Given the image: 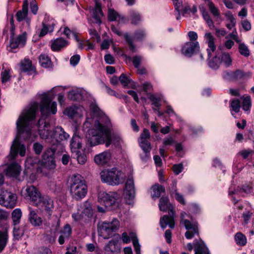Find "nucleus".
Instances as JSON below:
<instances>
[{"mask_svg":"<svg viewBox=\"0 0 254 254\" xmlns=\"http://www.w3.org/2000/svg\"><path fill=\"white\" fill-rule=\"evenodd\" d=\"M192 226L196 227V230L193 229V228L191 227L190 229H187L188 231L185 233V236L187 239H190L193 237L195 234H198V230L197 226L195 223H192Z\"/></svg>","mask_w":254,"mask_h":254,"instance_id":"49","label":"nucleus"},{"mask_svg":"<svg viewBox=\"0 0 254 254\" xmlns=\"http://www.w3.org/2000/svg\"><path fill=\"white\" fill-rule=\"evenodd\" d=\"M10 32L11 34L10 46L12 48L15 49L18 47H23L26 44L27 34L26 31L22 32L17 36L14 37L15 27L14 25V21L13 17H11L10 20Z\"/></svg>","mask_w":254,"mask_h":254,"instance_id":"10","label":"nucleus"},{"mask_svg":"<svg viewBox=\"0 0 254 254\" xmlns=\"http://www.w3.org/2000/svg\"><path fill=\"white\" fill-rule=\"evenodd\" d=\"M74 153H75V155H76L78 163L81 165L85 164L87 161L86 155L83 153L82 154L79 151L75 152Z\"/></svg>","mask_w":254,"mask_h":254,"instance_id":"54","label":"nucleus"},{"mask_svg":"<svg viewBox=\"0 0 254 254\" xmlns=\"http://www.w3.org/2000/svg\"><path fill=\"white\" fill-rule=\"evenodd\" d=\"M101 181L109 185L115 186L124 182V174L116 168L106 169L100 173Z\"/></svg>","mask_w":254,"mask_h":254,"instance_id":"6","label":"nucleus"},{"mask_svg":"<svg viewBox=\"0 0 254 254\" xmlns=\"http://www.w3.org/2000/svg\"><path fill=\"white\" fill-rule=\"evenodd\" d=\"M208 5L210 12L214 16H219L220 12L219 9L214 5L212 1H209Z\"/></svg>","mask_w":254,"mask_h":254,"instance_id":"55","label":"nucleus"},{"mask_svg":"<svg viewBox=\"0 0 254 254\" xmlns=\"http://www.w3.org/2000/svg\"><path fill=\"white\" fill-rule=\"evenodd\" d=\"M26 227V226H21L20 228L17 227L16 225L14 226L13 235L15 239L19 240L21 238L24 234Z\"/></svg>","mask_w":254,"mask_h":254,"instance_id":"33","label":"nucleus"},{"mask_svg":"<svg viewBox=\"0 0 254 254\" xmlns=\"http://www.w3.org/2000/svg\"><path fill=\"white\" fill-rule=\"evenodd\" d=\"M56 149L55 148H49L43 155L42 166L44 168L48 170L54 169L56 167L55 162V153Z\"/></svg>","mask_w":254,"mask_h":254,"instance_id":"12","label":"nucleus"},{"mask_svg":"<svg viewBox=\"0 0 254 254\" xmlns=\"http://www.w3.org/2000/svg\"><path fill=\"white\" fill-rule=\"evenodd\" d=\"M187 215V214L185 212H183L181 213L180 224L184 225L186 229H189L192 227L194 230H196V227L192 226V223L189 220L185 219Z\"/></svg>","mask_w":254,"mask_h":254,"instance_id":"43","label":"nucleus"},{"mask_svg":"<svg viewBox=\"0 0 254 254\" xmlns=\"http://www.w3.org/2000/svg\"><path fill=\"white\" fill-rule=\"evenodd\" d=\"M112 126L109 118L106 115L99 118L94 124L93 128L88 130L91 136L88 141L91 146L105 143L107 147L112 143L115 146L120 145L122 140L119 133H112Z\"/></svg>","mask_w":254,"mask_h":254,"instance_id":"3","label":"nucleus"},{"mask_svg":"<svg viewBox=\"0 0 254 254\" xmlns=\"http://www.w3.org/2000/svg\"><path fill=\"white\" fill-rule=\"evenodd\" d=\"M175 5V15H176V19L179 20L181 18L180 10L183 7L182 2L181 0H172Z\"/></svg>","mask_w":254,"mask_h":254,"instance_id":"48","label":"nucleus"},{"mask_svg":"<svg viewBox=\"0 0 254 254\" xmlns=\"http://www.w3.org/2000/svg\"><path fill=\"white\" fill-rule=\"evenodd\" d=\"M10 77L9 71L8 70H4L1 73V79L3 83H5L9 81L10 79Z\"/></svg>","mask_w":254,"mask_h":254,"instance_id":"59","label":"nucleus"},{"mask_svg":"<svg viewBox=\"0 0 254 254\" xmlns=\"http://www.w3.org/2000/svg\"><path fill=\"white\" fill-rule=\"evenodd\" d=\"M145 36V32L143 30H138L134 33V38L137 40H141Z\"/></svg>","mask_w":254,"mask_h":254,"instance_id":"61","label":"nucleus"},{"mask_svg":"<svg viewBox=\"0 0 254 254\" xmlns=\"http://www.w3.org/2000/svg\"><path fill=\"white\" fill-rule=\"evenodd\" d=\"M21 167L17 163H11L9 165L5 172L6 176L17 179L21 172Z\"/></svg>","mask_w":254,"mask_h":254,"instance_id":"21","label":"nucleus"},{"mask_svg":"<svg viewBox=\"0 0 254 254\" xmlns=\"http://www.w3.org/2000/svg\"><path fill=\"white\" fill-rule=\"evenodd\" d=\"M90 108L94 114H96L97 115H99V116L95 121V122H96L99 118L101 117L102 116L105 115V114L101 113L100 109L96 104H91L90 106ZM95 123V122H94V123Z\"/></svg>","mask_w":254,"mask_h":254,"instance_id":"53","label":"nucleus"},{"mask_svg":"<svg viewBox=\"0 0 254 254\" xmlns=\"http://www.w3.org/2000/svg\"><path fill=\"white\" fill-rule=\"evenodd\" d=\"M150 138V135L149 130L144 128L138 139L140 147L151 146L150 143L148 141V139H149Z\"/></svg>","mask_w":254,"mask_h":254,"instance_id":"28","label":"nucleus"},{"mask_svg":"<svg viewBox=\"0 0 254 254\" xmlns=\"http://www.w3.org/2000/svg\"><path fill=\"white\" fill-rule=\"evenodd\" d=\"M173 195L178 201L182 204H185V200L184 198L181 193H179L177 191H176V192H174Z\"/></svg>","mask_w":254,"mask_h":254,"instance_id":"63","label":"nucleus"},{"mask_svg":"<svg viewBox=\"0 0 254 254\" xmlns=\"http://www.w3.org/2000/svg\"><path fill=\"white\" fill-rule=\"evenodd\" d=\"M22 193L26 199H29L34 205L39 202L42 195L38 189L34 186H27L23 189Z\"/></svg>","mask_w":254,"mask_h":254,"instance_id":"11","label":"nucleus"},{"mask_svg":"<svg viewBox=\"0 0 254 254\" xmlns=\"http://www.w3.org/2000/svg\"><path fill=\"white\" fill-rule=\"evenodd\" d=\"M245 75V73L239 69L235 71H226L222 73L223 78L229 81H236L242 78Z\"/></svg>","mask_w":254,"mask_h":254,"instance_id":"17","label":"nucleus"},{"mask_svg":"<svg viewBox=\"0 0 254 254\" xmlns=\"http://www.w3.org/2000/svg\"><path fill=\"white\" fill-rule=\"evenodd\" d=\"M225 16L227 19V20L229 22V23L227 24L226 27L229 29H231L232 28L235 26L236 21L235 18L234 17L233 14L231 12H228L226 13Z\"/></svg>","mask_w":254,"mask_h":254,"instance_id":"44","label":"nucleus"},{"mask_svg":"<svg viewBox=\"0 0 254 254\" xmlns=\"http://www.w3.org/2000/svg\"><path fill=\"white\" fill-rule=\"evenodd\" d=\"M87 192V187L85 180L79 174L73 175L70 182V193L76 200L84 198Z\"/></svg>","mask_w":254,"mask_h":254,"instance_id":"4","label":"nucleus"},{"mask_svg":"<svg viewBox=\"0 0 254 254\" xmlns=\"http://www.w3.org/2000/svg\"><path fill=\"white\" fill-rule=\"evenodd\" d=\"M39 63L43 67L47 68L51 66V61L49 57L45 54H42L39 57Z\"/></svg>","mask_w":254,"mask_h":254,"instance_id":"41","label":"nucleus"},{"mask_svg":"<svg viewBox=\"0 0 254 254\" xmlns=\"http://www.w3.org/2000/svg\"><path fill=\"white\" fill-rule=\"evenodd\" d=\"M148 99L152 101V104L157 108H159L161 106L160 98L155 97L153 94H150Z\"/></svg>","mask_w":254,"mask_h":254,"instance_id":"58","label":"nucleus"},{"mask_svg":"<svg viewBox=\"0 0 254 254\" xmlns=\"http://www.w3.org/2000/svg\"><path fill=\"white\" fill-rule=\"evenodd\" d=\"M54 97L51 92L44 93L41 95L40 102V111L41 117L38 123L39 133L41 138L45 140L51 146L57 149L61 145L62 141L69 138V134L66 133L61 127H57L53 129H50V125L45 121L50 113L55 114L57 113V103L56 102L51 103Z\"/></svg>","mask_w":254,"mask_h":254,"instance_id":"1","label":"nucleus"},{"mask_svg":"<svg viewBox=\"0 0 254 254\" xmlns=\"http://www.w3.org/2000/svg\"><path fill=\"white\" fill-rule=\"evenodd\" d=\"M70 147L71 151L73 153L78 151V149L82 146L81 139L77 134V128H75V131L70 141Z\"/></svg>","mask_w":254,"mask_h":254,"instance_id":"25","label":"nucleus"},{"mask_svg":"<svg viewBox=\"0 0 254 254\" xmlns=\"http://www.w3.org/2000/svg\"><path fill=\"white\" fill-rule=\"evenodd\" d=\"M239 51L241 55L248 57L250 55V51L248 47L244 43H240L239 45Z\"/></svg>","mask_w":254,"mask_h":254,"instance_id":"50","label":"nucleus"},{"mask_svg":"<svg viewBox=\"0 0 254 254\" xmlns=\"http://www.w3.org/2000/svg\"><path fill=\"white\" fill-rule=\"evenodd\" d=\"M22 216V212L20 209H15L12 212V219L14 226L17 225L19 223Z\"/></svg>","mask_w":254,"mask_h":254,"instance_id":"36","label":"nucleus"},{"mask_svg":"<svg viewBox=\"0 0 254 254\" xmlns=\"http://www.w3.org/2000/svg\"><path fill=\"white\" fill-rule=\"evenodd\" d=\"M252 106L251 97L249 96H247L244 98L243 102L242 103V108L244 110L247 111H248Z\"/></svg>","mask_w":254,"mask_h":254,"instance_id":"52","label":"nucleus"},{"mask_svg":"<svg viewBox=\"0 0 254 254\" xmlns=\"http://www.w3.org/2000/svg\"><path fill=\"white\" fill-rule=\"evenodd\" d=\"M38 106V103L31 102L20 114L16 123L17 135L11 146L9 155L11 159H14L18 152L21 156L25 155V146L20 143L19 139L23 137L26 139L30 137L31 133L30 124L36 118Z\"/></svg>","mask_w":254,"mask_h":254,"instance_id":"2","label":"nucleus"},{"mask_svg":"<svg viewBox=\"0 0 254 254\" xmlns=\"http://www.w3.org/2000/svg\"><path fill=\"white\" fill-rule=\"evenodd\" d=\"M204 39L206 43L207 44L208 48L207 49V52L208 58H210L212 55V53L216 50V46L214 44V37L210 32H206L204 35Z\"/></svg>","mask_w":254,"mask_h":254,"instance_id":"22","label":"nucleus"},{"mask_svg":"<svg viewBox=\"0 0 254 254\" xmlns=\"http://www.w3.org/2000/svg\"><path fill=\"white\" fill-rule=\"evenodd\" d=\"M68 45V42L63 38H57L54 40L51 45V48L53 51H59Z\"/></svg>","mask_w":254,"mask_h":254,"instance_id":"27","label":"nucleus"},{"mask_svg":"<svg viewBox=\"0 0 254 254\" xmlns=\"http://www.w3.org/2000/svg\"><path fill=\"white\" fill-rule=\"evenodd\" d=\"M172 169H173V170L174 173L176 175H178L183 171V165L182 163L175 164L173 166Z\"/></svg>","mask_w":254,"mask_h":254,"instance_id":"62","label":"nucleus"},{"mask_svg":"<svg viewBox=\"0 0 254 254\" xmlns=\"http://www.w3.org/2000/svg\"><path fill=\"white\" fill-rule=\"evenodd\" d=\"M135 194V190L134 181L132 177L130 176L128 178L125 184L124 195L127 201H128V203H130V201L132 200L134 198Z\"/></svg>","mask_w":254,"mask_h":254,"instance_id":"14","label":"nucleus"},{"mask_svg":"<svg viewBox=\"0 0 254 254\" xmlns=\"http://www.w3.org/2000/svg\"><path fill=\"white\" fill-rule=\"evenodd\" d=\"M220 61L225 67H228L232 65V59L228 53H223L221 56Z\"/></svg>","mask_w":254,"mask_h":254,"instance_id":"40","label":"nucleus"},{"mask_svg":"<svg viewBox=\"0 0 254 254\" xmlns=\"http://www.w3.org/2000/svg\"><path fill=\"white\" fill-rule=\"evenodd\" d=\"M28 0H24L22 8L19 10L16 14V18L18 21L20 22L24 20L23 24H26V28L27 31L30 30L31 18L28 16Z\"/></svg>","mask_w":254,"mask_h":254,"instance_id":"13","label":"nucleus"},{"mask_svg":"<svg viewBox=\"0 0 254 254\" xmlns=\"http://www.w3.org/2000/svg\"><path fill=\"white\" fill-rule=\"evenodd\" d=\"M125 38L129 46L130 50L132 52H135V46L133 44L132 38L127 34H126L125 35Z\"/></svg>","mask_w":254,"mask_h":254,"instance_id":"57","label":"nucleus"},{"mask_svg":"<svg viewBox=\"0 0 254 254\" xmlns=\"http://www.w3.org/2000/svg\"><path fill=\"white\" fill-rule=\"evenodd\" d=\"M108 20L110 21H115L118 20L119 22H122L124 21L125 19L124 16L121 15L119 13L112 8H109L108 9Z\"/></svg>","mask_w":254,"mask_h":254,"instance_id":"30","label":"nucleus"},{"mask_svg":"<svg viewBox=\"0 0 254 254\" xmlns=\"http://www.w3.org/2000/svg\"><path fill=\"white\" fill-rule=\"evenodd\" d=\"M142 149L143 153L140 155L141 160L144 161H147L150 158V152L151 149V146L140 147Z\"/></svg>","mask_w":254,"mask_h":254,"instance_id":"47","label":"nucleus"},{"mask_svg":"<svg viewBox=\"0 0 254 254\" xmlns=\"http://www.w3.org/2000/svg\"><path fill=\"white\" fill-rule=\"evenodd\" d=\"M111 157V153L109 151H104L95 156L94 161L99 165H103L108 163Z\"/></svg>","mask_w":254,"mask_h":254,"instance_id":"24","label":"nucleus"},{"mask_svg":"<svg viewBox=\"0 0 254 254\" xmlns=\"http://www.w3.org/2000/svg\"><path fill=\"white\" fill-rule=\"evenodd\" d=\"M199 49L198 42H188L182 48V53L186 57H190L195 52Z\"/></svg>","mask_w":254,"mask_h":254,"instance_id":"15","label":"nucleus"},{"mask_svg":"<svg viewBox=\"0 0 254 254\" xmlns=\"http://www.w3.org/2000/svg\"><path fill=\"white\" fill-rule=\"evenodd\" d=\"M85 91L81 88L74 87L67 93L68 98L73 101H79L83 99Z\"/></svg>","mask_w":254,"mask_h":254,"instance_id":"20","label":"nucleus"},{"mask_svg":"<svg viewBox=\"0 0 254 254\" xmlns=\"http://www.w3.org/2000/svg\"><path fill=\"white\" fill-rule=\"evenodd\" d=\"M8 241V234L6 231H0V253L5 247Z\"/></svg>","mask_w":254,"mask_h":254,"instance_id":"32","label":"nucleus"},{"mask_svg":"<svg viewBox=\"0 0 254 254\" xmlns=\"http://www.w3.org/2000/svg\"><path fill=\"white\" fill-rule=\"evenodd\" d=\"M119 198V195L116 192L100 191L98 193V202L107 207L117 206V201Z\"/></svg>","mask_w":254,"mask_h":254,"instance_id":"9","label":"nucleus"},{"mask_svg":"<svg viewBox=\"0 0 254 254\" xmlns=\"http://www.w3.org/2000/svg\"><path fill=\"white\" fill-rule=\"evenodd\" d=\"M76 113L77 109L75 107H71L65 110L64 114L70 118H73L75 116Z\"/></svg>","mask_w":254,"mask_h":254,"instance_id":"56","label":"nucleus"},{"mask_svg":"<svg viewBox=\"0 0 254 254\" xmlns=\"http://www.w3.org/2000/svg\"><path fill=\"white\" fill-rule=\"evenodd\" d=\"M42 24V28L39 35V37H43L48 33L53 32L55 25L54 21L51 20L48 23L46 19L43 20Z\"/></svg>","mask_w":254,"mask_h":254,"instance_id":"26","label":"nucleus"},{"mask_svg":"<svg viewBox=\"0 0 254 254\" xmlns=\"http://www.w3.org/2000/svg\"><path fill=\"white\" fill-rule=\"evenodd\" d=\"M20 70L23 72L35 71V67L32 64V62L28 59H25L20 62Z\"/></svg>","mask_w":254,"mask_h":254,"instance_id":"29","label":"nucleus"},{"mask_svg":"<svg viewBox=\"0 0 254 254\" xmlns=\"http://www.w3.org/2000/svg\"><path fill=\"white\" fill-rule=\"evenodd\" d=\"M195 254H209L208 250L203 244H197L194 247Z\"/></svg>","mask_w":254,"mask_h":254,"instance_id":"46","label":"nucleus"},{"mask_svg":"<svg viewBox=\"0 0 254 254\" xmlns=\"http://www.w3.org/2000/svg\"><path fill=\"white\" fill-rule=\"evenodd\" d=\"M72 235V229L69 224H66L61 230L58 238V242L60 245H63L64 242L69 240Z\"/></svg>","mask_w":254,"mask_h":254,"instance_id":"18","label":"nucleus"},{"mask_svg":"<svg viewBox=\"0 0 254 254\" xmlns=\"http://www.w3.org/2000/svg\"><path fill=\"white\" fill-rule=\"evenodd\" d=\"M16 199H17V197H16V195L11 192V196L9 195V197H5V199L3 200V201H6V202H7L8 203H9V204L6 205L4 203V204H2L1 205H3L7 208H12L16 205Z\"/></svg>","mask_w":254,"mask_h":254,"instance_id":"37","label":"nucleus"},{"mask_svg":"<svg viewBox=\"0 0 254 254\" xmlns=\"http://www.w3.org/2000/svg\"><path fill=\"white\" fill-rule=\"evenodd\" d=\"M131 23L134 24H138L141 20V17L139 13L135 11L130 12Z\"/></svg>","mask_w":254,"mask_h":254,"instance_id":"51","label":"nucleus"},{"mask_svg":"<svg viewBox=\"0 0 254 254\" xmlns=\"http://www.w3.org/2000/svg\"><path fill=\"white\" fill-rule=\"evenodd\" d=\"M129 239L132 240V244L136 252V254H141L140 253V246L139 244L138 240L136 237L135 233H130Z\"/></svg>","mask_w":254,"mask_h":254,"instance_id":"34","label":"nucleus"},{"mask_svg":"<svg viewBox=\"0 0 254 254\" xmlns=\"http://www.w3.org/2000/svg\"><path fill=\"white\" fill-rule=\"evenodd\" d=\"M235 240L237 245L245 246L247 243V238L241 232L237 233L235 236Z\"/></svg>","mask_w":254,"mask_h":254,"instance_id":"42","label":"nucleus"},{"mask_svg":"<svg viewBox=\"0 0 254 254\" xmlns=\"http://www.w3.org/2000/svg\"><path fill=\"white\" fill-rule=\"evenodd\" d=\"M39 199V202L35 205L42 207L48 212L52 211L54 208V202L51 198L48 195H42Z\"/></svg>","mask_w":254,"mask_h":254,"instance_id":"16","label":"nucleus"},{"mask_svg":"<svg viewBox=\"0 0 254 254\" xmlns=\"http://www.w3.org/2000/svg\"><path fill=\"white\" fill-rule=\"evenodd\" d=\"M152 196L153 198H158L161 193L165 191V188L159 184H156L152 187Z\"/></svg>","mask_w":254,"mask_h":254,"instance_id":"35","label":"nucleus"},{"mask_svg":"<svg viewBox=\"0 0 254 254\" xmlns=\"http://www.w3.org/2000/svg\"><path fill=\"white\" fill-rule=\"evenodd\" d=\"M159 207L161 211H168L169 214V215H164L160 218V225L161 227L164 229L167 225H169L170 228H174L175 226L174 218L175 212L173 206L169 202V198L167 196H162L160 199Z\"/></svg>","mask_w":254,"mask_h":254,"instance_id":"5","label":"nucleus"},{"mask_svg":"<svg viewBox=\"0 0 254 254\" xmlns=\"http://www.w3.org/2000/svg\"><path fill=\"white\" fill-rule=\"evenodd\" d=\"M93 215V209L91 203L85 201L77 206V212L72 214L74 221L81 224L88 223Z\"/></svg>","mask_w":254,"mask_h":254,"instance_id":"7","label":"nucleus"},{"mask_svg":"<svg viewBox=\"0 0 254 254\" xmlns=\"http://www.w3.org/2000/svg\"><path fill=\"white\" fill-rule=\"evenodd\" d=\"M11 195V192L8 191L7 190H4L2 187H0V204H5L6 205L9 204V203L6 202V201H3L5 197H9Z\"/></svg>","mask_w":254,"mask_h":254,"instance_id":"45","label":"nucleus"},{"mask_svg":"<svg viewBox=\"0 0 254 254\" xmlns=\"http://www.w3.org/2000/svg\"><path fill=\"white\" fill-rule=\"evenodd\" d=\"M119 227V221L114 218L111 222L104 221L98 224V232L100 236L107 239L111 237L112 233L117 231Z\"/></svg>","mask_w":254,"mask_h":254,"instance_id":"8","label":"nucleus"},{"mask_svg":"<svg viewBox=\"0 0 254 254\" xmlns=\"http://www.w3.org/2000/svg\"><path fill=\"white\" fill-rule=\"evenodd\" d=\"M43 145L38 142H36L33 145V149L35 153L37 154H40L43 150Z\"/></svg>","mask_w":254,"mask_h":254,"instance_id":"64","label":"nucleus"},{"mask_svg":"<svg viewBox=\"0 0 254 254\" xmlns=\"http://www.w3.org/2000/svg\"><path fill=\"white\" fill-rule=\"evenodd\" d=\"M92 11L93 17L95 19V22L96 23L100 24L101 23L100 16H103V15L100 5L97 3Z\"/></svg>","mask_w":254,"mask_h":254,"instance_id":"31","label":"nucleus"},{"mask_svg":"<svg viewBox=\"0 0 254 254\" xmlns=\"http://www.w3.org/2000/svg\"><path fill=\"white\" fill-rule=\"evenodd\" d=\"M104 250L109 254H119L121 248L118 240H111L106 245Z\"/></svg>","mask_w":254,"mask_h":254,"instance_id":"19","label":"nucleus"},{"mask_svg":"<svg viewBox=\"0 0 254 254\" xmlns=\"http://www.w3.org/2000/svg\"><path fill=\"white\" fill-rule=\"evenodd\" d=\"M29 211L28 220L31 225L34 227L41 226L43 224L42 218L39 216L36 212L31 207L29 208Z\"/></svg>","mask_w":254,"mask_h":254,"instance_id":"23","label":"nucleus"},{"mask_svg":"<svg viewBox=\"0 0 254 254\" xmlns=\"http://www.w3.org/2000/svg\"><path fill=\"white\" fill-rule=\"evenodd\" d=\"M221 64L220 58L217 56H215L214 57L209 60L208 62V66L213 69H218Z\"/></svg>","mask_w":254,"mask_h":254,"instance_id":"39","label":"nucleus"},{"mask_svg":"<svg viewBox=\"0 0 254 254\" xmlns=\"http://www.w3.org/2000/svg\"><path fill=\"white\" fill-rule=\"evenodd\" d=\"M119 80L124 87L129 86L131 88H134L132 81L125 74H122L119 77Z\"/></svg>","mask_w":254,"mask_h":254,"instance_id":"38","label":"nucleus"},{"mask_svg":"<svg viewBox=\"0 0 254 254\" xmlns=\"http://www.w3.org/2000/svg\"><path fill=\"white\" fill-rule=\"evenodd\" d=\"M231 107L233 111L238 113L240 109V102L238 100H234L231 102Z\"/></svg>","mask_w":254,"mask_h":254,"instance_id":"60","label":"nucleus"}]
</instances>
